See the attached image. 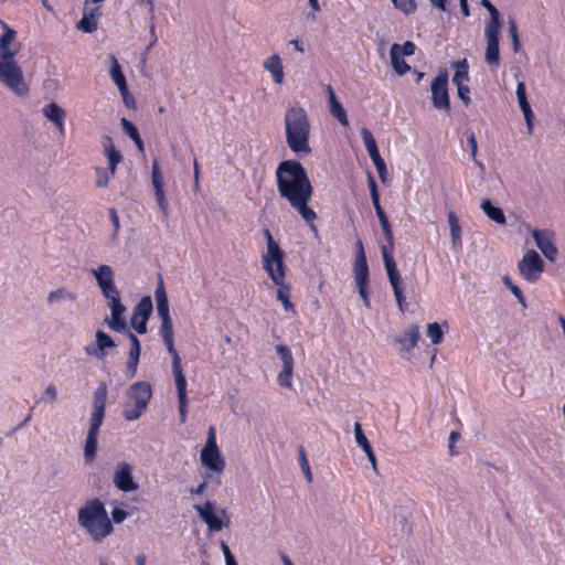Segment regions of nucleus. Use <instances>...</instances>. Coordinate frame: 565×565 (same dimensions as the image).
I'll use <instances>...</instances> for the list:
<instances>
[{
    "instance_id": "obj_12",
    "label": "nucleus",
    "mask_w": 565,
    "mask_h": 565,
    "mask_svg": "<svg viewBox=\"0 0 565 565\" xmlns=\"http://www.w3.org/2000/svg\"><path fill=\"white\" fill-rule=\"evenodd\" d=\"M431 102L436 109L449 111L448 72L443 70L430 84Z\"/></svg>"
},
{
    "instance_id": "obj_40",
    "label": "nucleus",
    "mask_w": 565,
    "mask_h": 565,
    "mask_svg": "<svg viewBox=\"0 0 565 565\" xmlns=\"http://www.w3.org/2000/svg\"><path fill=\"white\" fill-rule=\"evenodd\" d=\"M276 351L282 362V367L294 369L295 362L290 349L285 344H278Z\"/></svg>"
},
{
    "instance_id": "obj_32",
    "label": "nucleus",
    "mask_w": 565,
    "mask_h": 565,
    "mask_svg": "<svg viewBox=\"0 0 565 565\" xmlns=\"http://www.w3.org/2000/svg\"><path fill=\"white\" fill-rule=\"evenodd\" d=\"M397 50H399V44L394 43L390 51L391 64L397 75H405L411 71V66L405 62L404 56L397 52Z\"/></svg>"
},
{
    "instance_id": "obj_41",
    "label": "nucleus",
    "mask_w": 565,
    "mask_h": 565,
    "mask_svg": "<svg viewBox=\"0 0 565 565\" xmlns=\"http://www.w3.org/2000/svg\"><path fill=\"white\" fill-rule=\"evenodd\" d=\"M427 335L433 344H439L444 338V330L438 322H431L427 326Z\"/></svg>"
},
{
    "instance_id": "obj_18",
    "label": "nucleus",
    "mask_w": 565,
    "mask_h": 565,
    "mask_svg": "<svg viewBox=\"0 0 565 565\" xmlns=\"http://www.w3.org/2000/svg\"><path fill=\"white\" fill-rule=\"evenodd\" d=\"M151 182L156 201L162 212L163 218L167 220L169 216V204L164 193L163 175L157 161H154L151 167Z\"/></svg>"
},
{
    "instance_id": "obj_60",
    "label": "nucleus",
    "mask_w": 565,
    "mask_h": 565,
    "mask_svg": "<svg viewBox=\"0 0 565 565\" xmlns=\"http://www.w3.org/2000/svg\"><path fill=\"white\" fill-rule=\"evenodd\" d=\"M45 396L50 398V401L54 402L57 397L56 388L54 385H49L44 392Z\"/></svg>"
},
{
    "instance_id": "obj_53",
    "label": "nucleus",
    "mask_w": 565,
    "mask_h": 565,
    "mask_svg": "<svg viewBox=\"0 0 565 565\" xmlns=\"http://www.w3.org/2000/svg\"><path fill=\"white\" fill-rule=\"evenodd\" d=\"M456 87H457L458 97L463 103V105L466 107H468L471 103L469 86L466 84V85H459Z\"/></svg>"
},
{
    "instance_id": "obj_45",
    "label": "nucleus",
    "mask_w": 565,
    "mask_h": 565,
    "mask_svg": "<svg viewBox=\"0 0 565 565\" xmlns=\"http://www.w3.org/2000/svg\"><path fill=\"white\" fill-rule=\"evenodd\" d=\"M63 298H67L70 300H75L76 299V295L73 294V292H70V291H66L64 288H60V289H56V290H52L50 294H49V297H47V300L50 303H53L60 299H63Z\"/></svg>"
},
{
    "instance_id": "obj_58",
    "label": "nucleus",
    "mask_w": 565,
    "mask_h": 565,
    "mask_svg": "<svg viewBox=\"0 0 565 565\" xmlns=\"http://www.w3.org/2000/svg\"><path fill=\"white\" fill-rule=\"evenodd\" d=\"M374 166H375V168L377 170L380 179L382 180V182H385L386 181V175H387V169H386L385 161L383 160V161H381L379 163H375Z\"/></svg>"
},
{
    "instance_id": "obj_48",
    "label": "nucleus",
    "mask_w": 565,
    "mask_h": 565,
    "mask_svg": "<svg viewBox=\"0 0 565 565\" xmlns=\"http://www.w3.org/2000/svg\"><path fill=\"white\" fill-rule=\"evenodd\" d=\"M77 29L90 33L97 29V22L93 17H83L77 23Z\"/></svg>"
},
{
    "instance_id": "obj_44",
    "label": "nucleus",
    "mask_w": 565,
    "mask_h": 565,
    "mask_svg": "<svg viewBox=\"0 0 565 565\" xmlns=\"http://www.w3.org/2000/svg\"><path fill=\"white\" fill-rule=\"evenodd\" d=\"M367 185L370 189V194H371V199H372L374 209L382 206L381 202H380V193L377 190V184H376L374 177L371 173H369V175H367Z\"/></svg>"
},
{
    "instance_id": "obj_42",
    "label": "nucleus",
    "mask_w": 565,
    "mask_h": 565,
    "mask_svg": "<svg viewBox=\"0 0 565 565\" xmlns=\"http://www.w3.org/2000/svg\"><path fill=\"white\" fill-rule=\"evenodd\" d=\"M448 223L450 227V234L452 242L456 243L457 241H460L461 237V228L459 225V221L455 214V212L450 211L448 213Z\"/></svg>"
},
{
    "instance_id": "obj_9",
    "label": "nucleus",
    "mask_w": 565,
    "mask_h": 565,
    "mask_svg": "<svg viewBox=\"0 0 565 565\" xmlns=\"http://www.w3.org/2000/svg\"><path fill=\"white\" fill-rule=\"evenodd\" d=\"M264 236L266 238V253L262 256L263 268L266 270L270 278L275 280H281V263H284V252L274 239L268 228L264 230Z\"/></svg>"
},
{
    "instance_id": "obj_27",
    "label": "nucleus",
    "mask_w": 565,
    "mask_h": 565,
    "mask_svg": "<svg viewBox=\"0 0 565 565\" xmlns=\"http://www.w3.org/2000/svg\"><path fill=\"white\" fill-rule=\"evenodd\" d=\"M327 94L329 98L330 113L331 115L338 119V121L347 127L349 126V120L347 116V111L343 106L338 102L334 90L331 85H327Z\"/></svg>"
},
{
    "instance_id": "obj_13",
    "label": "nucleus",
    "mask_w": 565,
    "mask_h": 565,
    "mask_svg": "<svg viewBox=\"0 0 565 565\" xmlns=\"http://www.w3.org/2000/svg\"><path fill=\"white\" fill-rule=\"evenodd\" d=\"M518 269L525 280L535 282L544 270V262L534 249H531L523 255L518 264Z\"/></svg>"
},
{
    "instance_id": "obj_37",
    "label": "nucleus",
    "mask_w": 565,
    "mask_h": 565,
    "mask_svg": "<svg viewBox=\"0 0 565 565\" xmlns=\"http://www.w3.org/2000/svg\"><path fill=\"white\" fill-rule=\"evenodd\" d=\"M480 4L488 10L490 18L486 22V28L501 26V18L499 10L491 3L490 0H481Z\"/></svg>"
},
{
    "instance_id": "obj_39",
    "label": "nucleus",
    "mask_w": 565,
    "mask_h": 565,
    "mask_svg": "<svg viewBox=\"0 0 565 565\" xmlns=\"http://www.w3.org/2000/svg\"><path fill=\"white\" fill-rule=\"evenodd\" d=\"M281 273H282L281 280H279V279L275 280L274 278H270V279L274 281L275 285L278 286L277 298H278V300H280L282 302L285 299H289V292H290V287L285 284L286 271H285L284 263H281Z\"/></svg>"
},
{
    "instance_id": "obj_47",
    "label": "nucleus",
    "mask_w": 565,
    "mask_h": 565,
    "mask_svg": "<svg viewBox=\"0 0 565 565\" xmlns=\"http://www.w3.org/2000/svg\"><path fill=\"white\" fill-rule=\"evenodd\" d=\"M503 284L511 290V292L516 297L518 301L526 307L525 298L522 294V290L515 286L508 276L503 277Z\"/></svg>"
},
{
    "instance_id": "obj_61",
    "label": "nucleus",
    "mask_w": 565,
    "mask_h": 565,
    "mask_svg": "<svg viewBox=\"0 0 565 565\" xmlns=\"http://www.w3.org/2000/svg\"><path fill=\"white\" fill-rule=\"evenodd\" d=\"M207 483L205 481L201 482L196 488L191 489L192 494H202L206 490Z\"/></svg>"
},
{
    "instance_id": "obj_26",
    "label": "nucleus",
    "mask_w": 565,
    "mask_h": 565,
    "mask_svg": "<svg viewBox=\"0 0 565 565\" xmlns=\"http://www.w3.org/2000/svg\"><path fill=\"white\" fill-rule=\"evenodd\" d=\"M516 98H518L520 108L524 115L529 132H531L533 129L534 114H533L531 105L527 100L526 88H525V84L523 82H519L516 85Z\"/></svg>"
},
{
    "instance_id": "obj_14",
    "label": "nucleus",
    "mask_w": 565,
    "mask_h": 565,
    "mask_svg": "<svg viewBox=\"0 0 565 565\" xmlns=\"http://www.w3.org/2000/svg\"><path fill=\"white\" fill-rule=\"evenodd\" d=\"M194 509L212 532H218L223 526H227L230 524V518L226 510L221 509L220 511V513L226 519V521L223 522L222 519L213 512L214 502L212 501L207 500L203 505L195 504Z\"/></svg>"
},
{
    "instance_id": "obj_3",
    "label": "nucleus",
    "mask_w": 565,
    "mask_h": 565,
    "mask_svg": "<svg viewBox=\"0 0 565 565\" xmlns=\"http://www.w3.org/2000/svg\"><path fill=\"white\" fill-rule=\"evenodd\" d=\"M77 522L96 543L103 542L114 532V525L100 499L87 500L77 511Z\"/></svg>"
},
{
    "instance_id": "obj_29",
    "label": "nucleus",
    "mask_w": 565,
    "mask_h": 565,
    "mask_svg": "<svg viewBox=\"0 0 565 565\" xmlns=\"http://www.w3.org/2000/svg\"><path fill=\"white\" fill-rule=\"evenodd\" d=\"M154 297L157 302V312L160 319L171 318L169 312V300L162 278L159 279Z\"/></svg>"
},
{
    "instance_id": "obj_20",
    "label": "nucleus",
    "mask_w": 565,
    "mask_h": 565,
    "mask_svg": "<svg viewBox=\"0 0 565 565\" xmlns=\"http://www.w3.org/2000/svg\"><path fill=\"white\" fill-rule=\"evenodd\" d=\"M107 386L100 383L94 393L90 422L103 423L107 402Z\"/></svg>"
},
{
    "instance_id": "obj_25",
    "label": "nucleus",
    "mask_w": 565,
    "mask_h": 565,
    "mask_svg": "<svg viewBox=\"0 0 565 565\" xmlns=\"http://www.w3.org/2000/svg\"><path fill=\"white\" fill-rule=\"evenodd\" d=\"M533 237L540 250L551 262H554L557 256V248L553 244L551 237L546 232L541 230L533 231Z\"/></svg>"
},
{
    "instance_id": "obj_55",
    "label": "nucleus",
    "mask_w": 565,
    "mask_h": 565,
    "mask_svg": "<svg viewBox=\"0 0 565 565\" xmlns=\"http://www.w3.org/2000/svg\"><path fill=\"white\" fill-rule=\"evenodd\" d=\"M128 516L127 511L120 508H115L111 511V523L115 522L117 524L122 523Z\"/></svg>"
},
{
    "instance_id": "obj_7",
    "label": "nucleus",
    "mask_w": 565,
    "mask_h": 565,
    "mask_svg": "<svg viewBox=\"0 0 565 565\" xmlns=\"http://www.w3.org/2000/svg\"><path fill=\"white\" fill-rule=\"evenodd\" d=\"M310 120L302 107L294 106L285 114V135L289 149L298 156L311 153Z\"/></svg>"
},
{
    "instance_id": "obj_34",
    "label": "nucleus",
    "mask_w": 565,
    "mask_h": 565,
    "mask_svg": "<svg viewBox=\"0 0 565 565\" xmlns=\"http://www.w3.org/2000/svg\"><path fill=\"white\" fill-rule=\"evenodd\" d=\"M110 58L113 61V65L110 67V77L120 90L121 95L125 97L128 94L126 77L117 58L114 55H111Z\"/></svg>"
},
{
    "instance_id": "obj_21",
    "label": "nucleus",
    "mask_w": 565,
    "mask_h": 565,
    "mask_svg": "<svg viewBox=\"0 0 565 565\" xmlns=\"http://www.w3.org/2000/svg\"><path fill=\"white\" fill-rule=\"evenodd\" d=\"M103 423L90 422L84 447V459L86 463H92L96 458L98 434Z\"/></svg>"
},
{
    "instance_id": "obj_52",
    "label": "nucleus",
    "mask_w": 565,
    "mask_h": 565,
    "mask_svg": "<svg viewBox=\"0 0 565 565\" xmlns=\"http://www.w3.org/2000/svg\"><path fill=\"white\" fill-rule=\"evenodd\" d=\"M467 141H468V146L470 147V150H471V158H472V160L480 168H483V164L477 159L478 143H477L476 136H475V134L472 131H470Z\"/></svg>"
},
{
    "instance_id": "obj_1",
    "label": "nucleus",
    "mask_w": 565,
    "mask_h": 565,
    "mask_svg": "<svg viewBox=\"0 0 565 565\" xmlns=\"http://www.w3.org/2000/svg\"><path fill=\"white\" fill-rule=\"evenodd\" d=\"M278 194L300 215L311 231L317 232V213L309 206L313 186L305 167L297 160H284L276 169Z\"/></svg>"
},
{
    "instance_id": "obj_5",
    "label": "nucleus",
    "mask_w": 565,
    "mask_h": 565,
    "mask_svg": "<svg viewBox=\"0 0 565 565\" xmlns=\"http://www.w3.org/2000/svg\"><path fill=\"white\" fill-rule=\"evenodd\" d=\"M375 210L376 216L380 221L384 241L385 243L381 246V252L384 260V265L386 268L387 277L390 280V284L393 288L394 296L398 306V309L404 312L406 309V302H405V296H404V287L402 277L398 273L393 253H394V235L393 230L391 226V223L388 221V217L386 213L384 212L382 206H379Z\"/></svg>"
},
{
    "instance_id": "obj_19",
    "label": "nucleus",
    "mask_w": 565,
    "mask_h": 565,
    "mask_svg": "<svg viewBox=\"0 0 565 565\" xmlns=\"http://www.w3.org/2000/svg\"><path fill=\"white\" fill-rule=\"evenodd\" d=\"M42 113L46 119H49L50 121H52L54 124L58 134L64 137L65 136V117H66L65 110L60 105L52 102L50 104H46L42 108Z\"/></svg>"
},
{
    "instance_id": "obj_43",
    "label": "nucleus",
    "mask_w": 565,
    "mask_h": 565,
    "mask_svg": "<svg viewBox=\"0 0 565 565\" xmlns=\"http://www.w3.org/2000/svg\"><path fill=\"white\" fill-rule=\"evenodd\" d=\"M354 434L356 444L364 450V452L370 451L372 449V446L370 445L366 436L362 431V427L359 422H356L354 425Z\"/></svg>"
},
{
    "instance_id": "obj_22",
    "label": "nucleus",
    "mask_w": 565,
    "mask_h": 565,
    "mask_svg": "<svg viewBox=\"0 0 565 565\" xmlns=\"http://www.w3.org/2000/svg\"><path fill=\"white\" fill-rule=\"evenodd\" d=\"M128 339L130 341V349L128 352V361L126 366V373L129 379L135 377L137 373V367L139 364V358L141 352L140 341L132 332L128 333Z\"/></svg>"
},
{
    "instance_id": "obj_38",
    "label": "nucleus",
    "mask_w": 565,
    "mask_h": 565,
    "mask_svg": "<svg viewBox=\"0 0 565 565\" xmlns=\"http://www.w3.org/2000/svg\"><path fill=\"white\" fill-rule=\"evenodd\" d=\"M152 300L149 296L143 297L135 307L132 315L149 318L152 313Z\"/></svg>"
},
{
    "instance_id": "obj_50",
    "label": "nucleus",
    "mask_w": 565,
    "mask_h": 565,
    "mask_svg": "<svg viewBox=\"0 0 565 565\" xmlns=\"http://www.w3.org/2000/svg\"><path fill=\"white\" fill-rule=\"evenodd\" d=\"M149 318L137 317L136 315L131 316L130 323L131 327L139 333L145 334L147 332V321Z\"/></svg>"
},
{
    "instance_id": "obj_64",
    "label": "nucleus",
    "mask_w": 565,
    "mask_h": 565,
    "mask_svg": "<svg viewBox=\"0 0 565 565\" xmlns=\"http://www.w3.org/2000/svg\"><path fill=\"white\" fill-rule=\"evenodd\" d=\"M518 32V25L513 19L509 21V34L514 35Z\"/></svg>"
},
{
    "instance_id": "obj_11",
    "label": "nucleus",
    "mask_w": 565,
    "mask_h": 565,
    "mask_svg": "<svg viewBox=\"0 0 565 565\" xmlns=\"http://www.w3.org/2000/svg\"><path fill=\"white\" fill-rule=\"evenodd\" d=\"M201 461L204 467L217 473H222L225 468V461L221 456L216 444V433L214 427H210L207 431L206 444L201 451Z\"/></svg>"
},
{
    "instance_id": "obj_2",
    "label": "nucleus",
    "mask_w": 565,
    "mask_h": 565,
    "mask_svg": "<svg viewBox=\"0 0 565 565\" xmlns=\"http://www.w3.org/2000/svg\"><path fill=\"white\" fill-rule=\"evenodd\" d=\"M6 26L0 38V82L18 96H24L29 87L24 82L23 72L15 61L21 43L15 41V31Z\"/></svg>"
},
{
    "instance_id": "obj_31",
    "label": "nucleus",
    "mask_w": 565,
    "mask_h": 565,
    "mask_svg": "<svg viewBox=\"0 0 565 565\" xmlns=\"http://www.w3.org/2000/svg\"><path fill=\"white\" fill-rule=\"evenodd\" d=\"M361 137L363 139L364 146H365L373 163L375 164V163L383 161L384 159L380 154L376 141H375L372 132L367 128H362Z\"/></svg>"
},
{
    "instance_id": "obj_35",
    "label": "nucleus",
    "mask_w": 565,
    "mask_h": 565,
    "mask_svg": "<svg viewBox=\"0 0 565 565\" xmlns=\"http://www.w3.org/2000/svg\"><path fill=\"white\" fill-rule=\"evenodd\" d=\"M455 68L452 83L455 86L466 85L469 82V64L467 58L456 61L451 64Z\"/></svg>"
},
{
    "instance_id": "obj_23",
    "label": "nucleus",
    "mask_w": 565,
    "mask_h": 565,
    "mask_svg": "<svg viewBox=\"0 0 565 565\" xmlns=\"http://www.w3.org/2000/svg\"><path fill=\"white\" fill-rule=\"evenodd\" d=\"M179 399L180 422L185 423L188 414L186 380L183 371L173 372Z\"/></svg>"
},
{
    "instance_id": "obj_28",
    "label": "nucleus",
    "mask_w": 565,
    "mask_h": 565,
    "mask_svg": "<svg viewBox=\"0 0 565 565\" xmlns=\"http://www.w3.org/2000/svg\"><path fill=\"white\" fill-rule=\"evenodd\" d=\"M263 66L266 71H268L271 74L273 81L276 84H282L285 74L282 62L278 54H273L271 56L267 57L264 61Z\"/></svg>"
},
{
    "instance_id": "obj_8",
    "label": "nucleus",
    "mask_w": 565,
    "mask_h": 565,
    "mask_svg": "<svg viewBox=\"0 0 565 565\" xmlns=\"http://www.w3.org/2000/svg\"><path fill=\"white\" fill-rule=\"evenodd\" d=\"M152 396V388L148 382H136L127 390L122 415L127 420L140 418L147 409Z\"/></svg>"
},
{
    "instance_id": "obj_51",
    "label": "nucleus",
    "mask_w": 565,
    "mask_h": 565,
    "mask_svg": "<svg viewBox=\"0 0 565 565\" xmlns=\"http://www.w3.org/2000/svg\"><path fill=\"white\" fill-rule=\"evenodd\" d=\"M120 125L125 134L129 136L132 140L138 138L139 131L131 121H129L126 118H121Z\"/></svg>"
},
{
    "instance_id": "obj_15",
    "label": "nucleus",
    "mask_w": 565,
    "mask_h": 565,
    "mask_svg": "<svg viewBox=\"0 0 565 565\" xmlns=\"http://www.w3.org/2000/svg\"><path fill=\"white\" fill-rule=\"evenodd\" d=\"M113 481L115 487L122 492H132L138 489L132 476V466L126 461L117 463Z\"/></svg>"
},
{
    "instance_id": "obj_62",
    "label": "nucleus",
    "mask_w": 565,
    "mask_h": 565,
    "mask_svg": "<svg viewBox=\"0 0 565 565\" xmlns=\"http://www.w3.org/2000/svg\"><path fill=\"white\" fill-rule=\"evenodd\" d=\"M460 1V9H461V12L465 17H469L470 15V10H469V6H468V0H459Z\"/></svg>"
},
{
    "instance_id": "obj_49",
    "label": "nucleus",
    "mask_w": 565,
    "mask_h": 565,
    "mask_svg": "<svg viewBox=\"0 0 565 565\" xmlns=\"http://www.w3.org/2000/svg\"><path fill=\"white\" fill-rule=\"evenodd\" d=\"M294 369H285L279 372L277 381L278 384L282 387L290 388L291 387V379H292Z\"/></svg>"
},
{
    "instance_id": "obj_6",
    "label": "nucleus",
    "mask_w": 565,
    "mask_h": 565,
    "mask_svg": "<svg viewBox=\"0 0 565 565\" xmlns=\"http://www.w3.org/2000/svg\"><path fill=\"white\" fill-rule=\"evenodd\" d=\"M98 287L103 296L108 300V307L111 311V318L106 319L109 328L114 331L121 332L126 329V320L124 313L126 307L121 303L120 294L114 281V270L108 265H100L92 269Z\"/></svg>"
},
{
    "instance_id": "obj_24",
    "label": "nucleus",
    "mask_w": 565,
    "mask_h": 565,
    "mask_svg": "<svg viewBox=\"0 0 565 565\" xmlns=\"http://www.w3.org/2000/svg\"><path fill=\"white\" fill-rule=\"evenodd\" d=\"M95 338L96 348L92 349L90 347H86L85 350L89 355H94L97 359H104L107 353V349L115 348L116 343L110 335H108L102 330L96 331Z\"/></svg>"
},
{
    "instance_id": "obj_63",
    "label": "nucleus",
    "mask_w": 565,
    "mask_h": 565,
    "mask_svg": "<svg viewBox=\"0 0 565 565\" xmlns=\"http://www.w3.org/2000/svg\"><path fill=\"white\" fill-rule=\"evenodd\" d=\"M365 454H366L370 462L372 463L373 469L376 470V457L374 455L373 449H371L370 451H366Z\"/></svg>"
},
{
    "instance_id": "obj_33",
    "label": "nucleus",
    "mask_w": 565,
    "mask_h": 565,
    "mask_svg": "<svg viewBox=\"0 0 565 565\" xmlns=\"http://www.w3.org/2000/svg\"><path fill=\"white\" fill-rule=\"evenodd\" d=\"M419 340V328L416 324H412L407 330L404 331L403 335L397 340L402 344V349L406 352L412 351L418 343Z\"/></svg>"
},
{
    "instance_id": "obj_56",
    "label": "nucleus",
    "mask_w": 565,
    "mask_h": 565,
    "mask_svg": "<svg viewBox=\"0 0 565 565\" xmlns=\"http://www.w3.org/2000/svg\"><path fill=\"white\" fill-rule=\"evenodd\" d=\"M415 50L416 45L411 41H406L404 44H399V50H397V52L403 56H411L415 53Z\"/></svg>"
},
{
    "instance_id": "obj_10",
    "label": "nucleus",
    "mask_w": 565,
    "mask_h": 565,
    "mask_svg": "<svg viewBox=\"0 0 565 565\" xmlns=\"http://www.w3.org/2000/svg\"><path fill=\"white\" fill-rule=\"evenodd\" d=\"M354 279L360 297L362 298L365 307L370 308V292H369V266L361 239L356 242V255L353 264Z\"/></svg>"
},
{
    "instance_id": "obj_4",
    "label": "nucleus",
    "mask_w": 565,
    "mask_h": 565,
    "mask_svg": "<svg viewBox=\"0 0 565 565\" xmlns=\"http://www.w3.org/2000/svg\"><path fill=\"white\" fill-rule=\"evenodd\" d=\"M375 210L376 216L380 221L384 241L385 243L381 246V252L384 260V265L386 268L387 277L390 280V284L393 288L394 296L398 306V309L404 312L406 309V302H405V296H404V287L402 277L398 273L393 253H394V235L393 230L391 226V223L388 221V217L386 213L384 212L382 206H379Z\"/></svg>"
},
{
    "instance_id": "obj_30",
    "label": "nucleus",
    "mask_w": 565,
    "mask_h": 565,
    "mask_svg": "<svg viewBox=\"0 0 565 565\" xmlns=\"http://www.w3.org/2000/svg\"><path fill=\"white\" fill-rule=\"evenodd\" d=\"M103 147L105 156L108 159L110 173L111 175H114L116 172L117 164L122 160V156L120 151L116 149V147L113 143V139L109 136L104 137Z\"/></svg>"
},
{
    "instance_id": "obj_59",
    "label": "nucleus",
    "mask_w": 565,
    "mask_h": 565,
    "mask_svg": "<svg viewBox=\"0 0 565 565\" xmlns=\"http://www.w3.org/2000/svg\"><path fill=\"white\" fill-rule=\"evenodd\" d=\"M429 2L433 8L438 9L441 12L447 10L448 0H429Z\"/></svg>"
},
{
    "instance_id": "obj_16",
    "label": "nucleus",
    "mask_w": 565,
    "mask_h": 565,
    "mask_svg": "<svg viewBox=\"0 0 565 565\" xmlns=\"http://www.w3.org/2000/svg\"><path fill=\"white\" fill-rule=\"evenodd\" d=\"M160 335L162 337V341L168 352L171 354L172 372L182 371L181 359L179 356L178 351L174 348L173 323L171 318L161 319Z\"/></svg>"
},
{
    "instance_id": "obj_57",
    "label": "nucleus",
    "mask_w": 565,
    "mask_h": 565,
    "mask_svg": "<svg viewBox=\"0 0 565 565\" xmlns=\"http://www.w3.org/2000/svg\"><path fill=\"white\" fill-rule=\"evenodd\" d=\"M97 172L99 173L97 180H96V185L98 188H103V186H106L107 183H108V175H107V172L102 170V169H97Z\"/></svg>"
},
{
    "instance_id": "obj_17",
    "label": "nucleus",
    "mask_w": 565,
    "mask_h": 565,
    "mask_svg": "<svg viewBox=\"0 0 565 565\" xmlns=\"http://www.w3.org/2000/svg\"><path fill=\"white\" fill-rule=\"evenodd\" d=\"M501 26L484 28V36L487 40V49L484 60L490 66L498 67L500 65L499 35Z\"/></svg>"
},
{
    "instance_id": "obj_54",
    "label": "nucleus",
    "mask_w": 565,
    "mask_h": 565,
    "mask_svg": "<svg viewBox=\"0 0 565 565\" xmlns=\"http://www.w3.org/2000/svg\"><path fill=\"white\" fill-rule=\"evenodd\" d=\"M108 216L114 226L113 238H116V236L120 230V221H119L117 210L115 207H110L108 210Z\"/></svg>"
},
{
    "instance_id": "obj_46",
    "label": "nucleus",
    "mask_w": 565,
    "mask_h": 565,
    "mask_svg": "<svg viewBox=\"0 0 565 565\" xmlns=\"http://www.w3.org/2000/svg\"><path fill=\"white\" fill-rule=\"evenodd\" d=\"M299 462H300L301 470L303 471V473L306 476V479L309 482H311L312 473H311L310 466H309V462H308V459H307V456L305 452V448L302 446L299 447Z\"/></svg>"
},
{
    "instance_id": "obj_36",
    "label": "nucleus",
    "mask_w": 565,
    "mask_h": 565,
    "mask_svg": "<svg viewBox=\"0 0 565 565\" xmlns=\"http://www.w3.org/2000/svg\"><path fill=\"white\" fill-rule=\"evenodd\" d=\"M481 209L484 212V214L495 223L501 225H504L507 223V218L503 211L500 207L493 206L490 200H483L481 203Z\"/></svg>"
}]
</instances>
